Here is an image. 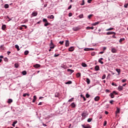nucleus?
I'll use <instances>...</instances> for the list:
<instances>
[{
	"label": "nucleus",
	"mask_w": 128,
	"mask_h": 128,
	"mask_svg": "<svg viewBox=\"0 0 128 128\" xmlns=\"http://www.w3.org/2000/svg\"><path fill=\"white\" fill-rule=\"evenodd\" d=\"M88 114L86 112H84L82 113V118H86V116H88Z\"/></svg>",
	"instance_id": "nucleus-1"
},
{
	"label": "nucleus",
	"mask_w": 128,
	"mask_h": 128,
	"mask_svg": "<svg viewBox=\"0 0 128 128\" xmlns=\"http://www.w3.org/2000/svg\"><path fill=\"white\" fill-rule=\"evenodd\" d=\"M106 34L108 36H110V34H116V32H106Z\"/></svg>",
	"instance_id": "nucleus-2"
},
{
	"label": "nucleus",
	"mask_w": 128,
	"mask_h": 128,
	"mask_svg": "<svg viewBox=\"0 0 128 128\" xmlns=\"http://www.w3.org/2000/svg\"><path fill=\"white\" fill-rule=\"evenodd\" d=\"M70 106H71V108H76V104L74 102H72Z\"/></svg>",
	"instance_id": "nucleus-3"
},
{
	"label": "nucleus",
	"mask_w": 128,
	"mask_h": 128,
	"mask_svg": "<svg viewBox=\"0 0 128 128\" xmlns=\"http://www.w3.org/2000/svg\"><path fill=\"white\" fill-rule=\"evenodd\" d=\"M73 30H74V32H78V30H80V27L77 26V27H74L72 28Z\"/></svg>",
	"instance_id": "nucleus-4"
},
{
	"label": "nucleus",
	"mask_w": 128,
	"mask_h": 128,
	"mask_svg": "<svg viewBox=\"0 0 128 128\" xmlns=\"http://www.w3.org/2000/svg\"><path fill=\"white\" fill-rule=\"evenodd\" d=\"M34 68H40V64H36L34 65Z\"/></svg>",
	"instance_id": "nucleus-5"
},
{
	"label": "nucleus",
	"mask_w": 128,
	"mask_h": 128,
	"mask_svg": "<svg viewBox=\"0 0 128 128\" xmlns=\"http://www.w3.org/2000/svg\"><path fill=\"white\" fill-rule=\"evenodd\" d=\"M68 50L69 52H74V46H71Z\"/></svg>",
	"instance_id": "nucleus-6"
},
{
	"label": "nucleus",
	"mask_w": 128,
	"mask_h": 128,
	"mask_svg": "<svg viewBox=\"0 0 128 128\" xmlns=\"http://www.w3.org/2000/svg\"><path fill=\"white\" fill-rule=\"evenodd\" d=\"M118 90H119V92H122V90H124V87H122V86H119L118 87Z\"/></svg>",
	"instance_id": "nucleus-7"
},
{
	"label": "nucleus",
	"mask_w": 128,
	"mask_h": 128,
	"mask_svg": "<svg viewBox=\"0 0 128 128\" xmlns=\"http://www.w3.org/2000/svg\"><path fill=\"white\" fill-rule=\"evenodd\" d=\"M111 52H112V54H116V48H112Z\"/></svg>",
	"instance_id": "nucleus-8"
},
{
	"label": "nucleus",
	"mask_w": 128,
	"mask_h": 128,
	"mask_svg": "<svg viewBox=\"0 0 128 128\" xmlns=\"http://www.w3.org/2000/svg\"><path fill=\"white\" fill-rule=\"evenodd\" d=\"M94 70L96 72H98V70H100V66H95Z\"/></svg>",
	"instance_id": "nucleus-9"
},
{
	"label": "nucleus",
	"mask_w": 128,
	"mask_h": 128,
	"mask_svg": "<svg viewBox=\"0 0 128 128\" xmlns=\"http://www.w3.org/2000/svg\"><path fill=\"white\" fill-rule=\"evenodd\" d=\"M86 82L88 84H90V80L88 78H86Z\"/></svg>",
	"instance_id": "nucleus-10"
},
{
	"label": "nucleus",
	"mask_w": 128,
	"mask_h": 128,
	"mask_svg": "<svg viewBox=\"0 0 128 128\" xmlns=\"http://www.w3.org/2000/svg\"><path fill=\"white\" fill-rule=\"evenodd\" d=\"M32 16H38V12H32Z\"/></svg>",
	"instance_id": "nucleus-11"
},
{
	"label": "nucleus",
	"mask_w": 128,
	"mask_h": 128,
	"mask_svg": "<svg viewBox=\"0 0 128 128\" xmlns=\"http://www.w3.org/2000/svg\"><path fill=\"white\" fill-rule=\"evenodd\" d=\"M54 16H53V15H50L48 16V18H50V20H52V18H54Z\"/></svg>",
	"instance_id": "nucleus-12"
},
{
	"label": "nucleus",
	"mask_w": 128,
	"mask_h": 128,
	"mask_svg": "<svg viewBox=\"0 0 128 128\" xmlns=\"http://www.w3.org/2000/svg\"><path fill=\"white\" fill-rule=\"evenodd\" d=\"M72 84V82L71 80L65 82V84Z\"/></svg>",
	"instance_id": "nucleus-13"
},
{
	"label": "nucleus",
	"mask_w": 128,
	"mask_h": 128,
	"mask_svg": "<svg viewBox=\"0 0 128 128\" xmlns=\"http://www.w3.org/2000/svg\"><path fill=\"white\" fill-rule=\"evenodd\" d=\"M67 72H70V74H72L74 72V70L71 69H68Z\"/></svg>",
	"instance_id": "nucleus-14"
},
{
	"label": "nucleus",
	"mask_w": 128,
	"mask_h": 128,
	"mask_svg": "<svg viewBox=\"0 0 128 128\" xmlns=\"http://www.w3.org/2000/svg\"><path fill=\"white\" fill-rule=\"evenodd\" d=\"M94 100L95 102H98V100H100V96H96V97H95Z\"/></svg>",
	"instance_id": "nucleus-15"
},
{
	"label": "nucleus",
	"mask_w": 128,
	"mask_h": 128,
	"mask_svg": "<svg viewBox=\"0 0 128 128\" xmlns=\"http://www.w3.org/2000/svg\"><path fill=\"white\" fill-rule=\"evenodd\" d=\"M70 46V42H68V40H66V46Z\"/></svg>",
	"instance_id": "nucleus-16"
},
{
	"label": "nucleus",
	"mask_w": 128,
	"mask_h": 128,
	"mask_svg": "<svg viewBox=\"0 0 128 128\" xmlns=\"http://www.w3.org/2000/svg\"><path fill=\"white\" fill-rule=\"evenodd\" d=\"M16 124H18V121L16 120V121L14 122L12 124V126H14V127L16 126Z\"/></svg>",
	"instance_id": "nucleus-17"
},
{
	"label": "nucleus",
	"mask_w": 128,
	"mask_h": 128,
	"mask_svg": "<svg viewBox=\"0 0 128 128\" xmlns=\"http://www.w3.org/2000/svg\"><path fill=\"white\" fill-rule=\"evenodd\" d=\"M116 108L117 110L116 111V114H120V110L118 108Z\"/></svg>",
	"instance_id": "nucleus-18"
},
{
	"label": "nucleus",
	"mask_w": 128,
	"mask_h": 128,
	"mask_svg": "<svg viewBox=\"0 0 128 128\" xmlns=\"http://www.w3.org/2000/svg\"><path fill=\"white\" fill-rule=\"evenodd\" d=\"M6 28V24H4L2 27V30H4Z\"/></svg>",
	"instance_id": "nucleus-19"
},
{
	"label": "nucleus",
	"mask_w": 128,
	"mask_h": 128,
	"mask_svg": "<svg viewBox=\"0 0 128 128\" xmlns=\"http://www.w3.org/2000/svg\"><path fill=\"white\" fill-rule=\"evenodd\" d=\"M36 100V96H34V99L32 100V102H35Z\"/></svg>",
	"instance_id": "nucleus-20"
},
{
	"label": "nucleus",
	"mask_w": 128,
	"mask_h": 128,
	"mask_svg": "<svg viewBox=\"0 0 128 128\" xmlns=\"http://www.w3.org/2000/svg\"><path fill=\"white\" fill-rule=\"evenodd\" d=\"M82 66H83V68H86V66H88L86 64V63H84V62H82Z\"/></svg>",
	"instance_id": "nucleus-21"
},
{
	"label": "nucleus",
	"mask_w": 128,
	"mask_h": 128,
	"mask_svg": "<svg viewBox=\"0 0 128 128\" xmlns=\"http://www.w3.org/2000/svg\"><path fill=\"white\" fill-rule=\"evenodd\" d=\"M116 72L118 73V74L120 75V68H116Z\"/></svg>",
	"instance_id": "nucleus-22"
},
{
	"label": "nucleus",
	"mask_w": 128,
	"mask_h": 128,
	"mask_svg": "<svg viewBox=\"0 0 128 128\" xmlns=\"http://www.w3.org/2000/svg\"><path fill=\"white\" fill-rule=\"evenodd\" d=\"M15 48H16L17 49V50H20V46H18V44H16L15 45Z\"/></svg>",
	"instance_id": "nucleus-23"
},
{
	"label": "nucleus",
	"mask_w": 128,
	"mask_h": 128,
	"mask_svg": "<svg viewBox=\"0 0 128 128\" xmlns=\"http://www.w3.org/2000/svg\"><path fill=\"white\" fill-rule=\"evenodd\" d=\"M100 22H97L92 24V26H96L97 24H98Z\"/></svg>",
	"instance_id": "nucleus-24"
},
{
	"label": "nucleus",
	"mask_w": 128,
	"mask_h": 128,
	"mask_svg": "<svg viewBox=\"0 0 128 128\" xmlns=\"http://www.w3.org/2000/svg\"><path fill=\"white\" fill-rule=\"evenodd\" d=\"M10 6L8 5V4H5L4 6V8H8Z\"/></svg>",
	"instance_id": "nucleus-25"
},
{
	"label": "nucleus",
	"mask_w": 128,
	"mask_h": 128,
	"mask_svg": "<svg viewBox=\"0 0 128 128\" xmlns=\"http://www.w3.org/2000/svg\"><path fill=\"white\" fill-rule=\"evenodd\" d=\"M80 76H81V74L80 72H78L76 74V78H80Z\"/></svg>",
	"instance_id": "nucleus-26"
},
{
	"label": "nucleus",
	"mask_w": 128,
	"mask_h": 128,
	"mask_svg": "<svg viewBox=\"0 0 128 128\" xmlns=\"http://www.w3.org/2000/svg\"><path fill=\"white\" fill-rule=\"evenodd\" d=\"M110 96L112 98H114V95L112 93H110Z\"/></svg>",
	"instance_id": "nucleus-27"
},
{
	"label": "nucleus",
	"mask_w": 128,
	"mask_h": 128,
	"mask_svg": "<svg viewBox=\"0 0 128 128\" xmlns=\"http://www.w3.org/2000/svg\"><path fill=\"white\" fill-rule=\"evenodd\" d=\"M18 66H20V65H18V64L16 63L14 64V68H18Z\"/></svg>",
	"instance_id": "nucleus-28"
},
{
	"label": "nucleus",
	"mask_w": 128,
	"mask_h": 128,
	"mask_svg": "<svg viewBox=\"0 0 128 128\" xmlns=\"http://www.w3.org/2000/svg\"><path fill=\"white\" fill-rule=\"evenodd\" d=\"M86 30H88V29L94 30V26H92V27L88 26V27H86Z\"/></svg>",
	"instance_id": "nucleus-29"
},
{
	"label": "nucleus",
	"mask_w": 128,
	"mask_h": 128,
	"mask_svg": "<svg viewBox=\"0 0 128 128\" xmlns=\"http://www.w3.org/2000/svg\"><path fill=\"white\" fill-rule=\"evenodd\" d=\"M124 38H120L119 40V42H124Z\"/></svg>",
	"instance_id": "nucleus-30"
},
{
	"label": "nucleus",
	"mask_w": 128,
	"mask_h": 128,
	"mask_svg": "<svg viewBox=\"0 0 128 128\" xmlns=\"http://www.w3.org/2000/svg\"><path fill=\"white\" fill-rule=\"evenodd\" d=\"M12 99H8V104H12Z\"/></svg>",
	"instance_id": "nucleus-31"
},
{
	"label": "nucleus",
	"mask_w": 128,
	"mask_h": 128,
	"mask_svg": "<svg viewBox=\"0 0 128 128\" xmlns=\"http://www.w3.org/2000/svg\"><path fill=\"white\" fill-rule=\"evenodd\" d=\"M22 74H23V76H26V71L24 70L22 72Z\"/></svg>",
	"instance_id": "nucleus-32"
},
{
	"label": "nucleus",
	"mask_w": 128,
	"mask_h": 128,
	"mask_svg": "<svg viewBox=\"0 0 128 128\" xmlns=\"http://www.w3.org/2000/svg\"><path fill=\"white\" fill-rule=\"evenodd\" d=\"M26 96H30V94L25 93V94H23V96H24V97Z\"/></svg>",
	"instance_id": "nucleus-33"
},
{
	"label": "nucleus",
	"mask_w": 128,
	"mask_h": 128,
	"mask_svg": "<svg viewBox=\"0 0 128 128\" xmlns=\"http://www.w3.org/2000/svg\"><path fill=\"white\" fill-rule=\"evenodd\" d=\"M78 17L80 18H84V14H80V15H79Z\"/></svg>",
	"instance_id": "nucleus-34"
},
{
	"label": "nucleus",
	"mask_w": 128,
	"mask_h": 128,
	"mask_svg": "<svg viewBox=\"0 0 128 128\" xmlns=\"http://www.w3.org/2000/svg\"><path fill=\"white\" fill-rule=\"evenodd\" d=\"M98 62H100V64H104V62L102 61V60L98 59Z\"/></svg>",
	"instance_id": "nucleus-35"
},
{
	"label": "nucleus",
	"mask_w": 128,
	"mask_h": 128,
	"mask_svg": "<svg viewBox=\"0 0 128 128\" xmlns=\"http://www.w3.org/2000/svg\"><path fill=\"white\" fill-rule=\"evenodd\" d=\"M86 96L87 98H90V95L88 94H86Z\"/></svg>",
	"instance_id": "nucleus-36"
},
{
	"label": "nucleus",
	"mask_w": 128,
	"mask_h": 128,
	"mask_svg": "<svg viewBox=\"0 0 128 128\" xmlns=\"http://www.w3.org/2000/svg\"><path fill=\"white\" fill-rule=\"evenodd\" d=\"M50 24V23L48 22H46V24H44V26H48Z\"/></svg>",
	"instance_id": "nucleus-37"
},
{
	"label": "nucleus",
	"mask_w": 128,
	"mask_h": 128,
	"mask_svg": "<svg viewBox=\"0 0 128 128\" xmlns=\"http://www.w3.org/2000/svg\"><path fill=\"white\" fill-rule=\"evenodd\" d=\"M112 86H118V84H114V82H112Z\"/></svg>",
	"instance_id": "nucleus-38"
},
{
	"label": "nucleus",
	"mask_w": 128,
	"mask_h": 128,
	"mask_svg": "<svg viewBox=\"0 0 128 128\" xmlns=\"http://www.w3.org/2000/svg\"><path fill=\"white\" fill-rule=\"evenodd\" d=\"M84 50L85 52H88V50H90V48H84Z\"/></svg>",
	"instance_id": "nucleus-39"
},
{
	"label": "nucleus",
	"mask_w": 128,
	"mask_h": 128,
	"mask_svg": "<svg viewBox=\"0 0 128 128\" xmlns=\"http://www.w3.org/2000/svg\"><path fill=\"white\" fill-rule=\"evenodd\" d=\"M74 98H72L70 99V100H68V102H72V100H74Z\"/></svg>",
	"instance_id": "nucleus-40"
},
{
	"label": "nucleus",
	"mask_w": 128,
	"mask_h": 128,
	"mask_svg": "<svg viewBox=\"0 0 128 128\" xmlns=\"http://www.w3.org/2000/svg\"><path fill=\"white\" fill-rule=\"evenodd\" d=\"M114 30V28H110L107 29L106 30L108 32V30Z\"/></svg>",
	"instance_id": "nucleus-41"
},
{
	"label": "nucleus",
	"mask_w": 128,
	"mask_h": 128,
	"mask_svg": "<svg viewBox=\"0 0 128 128\" xmlns=\"http://www.w3.org/2000/svg\"><path fill=\"white\" fill-rule=\"evenodd\" d=\"M24 54L25 56H26V54H28V50L25 51Z\"/></svg>",
	"instance_id": "nucleus-42"
},
{
	"label": "nucleus",
	"mask_w": 128,
	"mask_h": 128,
	"mask_svg": "<svg viewBox=\"0 0 128 128\" xmlns=\"http://www.w3.org/2000/svg\"><path fill=\"white\" fill-rule=\"evenodd\" d=\"M60 56V54H54V58H56L57 56Z\"/></svg>",
	"instance_id": "nucleus-43"
},
{
	"label": "nucleus",
	"mask_w": 128,
	"mask_h": 128,
	"mask_svg": "<svg viewBox=\"0 0 128 128\" xmlns=\"http://www.w3.org/2000/svg\"><path fill=\"white\" fill-rule=\"evenodd\" d=\"M43 22H48V20L46 18H43Z\"/></svg>",
	"instance_id": "nucleus-44"
},
{
	"label": "nucleus",
	"mask_w": 128,
	"mask_h": 128,
	"mask_svg": "<svg viewBox=\"0 0 128 128\" xmlns=\"http://www.w3.org/2000/svg\"><path fill=\"white\" fill-rule=\"evenodd\" d=\"M82 126L84 128H90V126H86L84 125H82Z\"/></svg>",
	"instance_id": "nucleus-45"
},
{
	"label": "nucleus",
	"mask_w": 128,
	"mask_h": 128,
	"mask_svg": "<svg viewBox=\"0 0 128 128\" xmlns=\"http://www.w3.org/2000/svg\"><path fill=\"white\" fill-rule=\"evenodd\" d=\"M104 78H106V74H104L102 76V80H104Z\"/></svg>",
	"instance_id": "nucleus-46"
},
{
	"label": "nucleus",
	"mask_w": 128,
	"mask_h": 128,
	"mask_svg": "<svg viewBox=\"0 0 128 128\" xmlns=\"http://www.w3.org/2000/svg\"><path fill=\"white\" fill-rule=\"evenodd\" d=\"M21 26L24 28H27L28 26L26 25H22Z\"/></svg>",
	"instance_id": "nucleus-47"
},
{
	"label": "nucleus",
	"mask_w": 128,
	"mask_h": 128,
	"mask_svg": "<svg viewBox=\"0 0 128 128\" xmlns=\"http://www.w3.org/2000/svg\"><path fill=\"white\" fill-rule=\"evenodd\" d=\"M7 18H8L9 20H8V22H10L12 20V18H9L8 16H6Z\"/></svg>",
	"instance_id": "nucleus-48"
},
{
	"label": "nucleus",
	"mask_w": 128,
	"mask_h": 128,
	"mask_svg": "<svg viewBox=\"0 0 128 128\" xmlns=\"http://www.w3.org/2000/svg\"><path fill=\"white\" fill-rule=\"evenodd\" d=\"M126 82V79H123L122 80V82Z\"/></svg>",
	"instance_id": "nucleus-49"
},
{
	"label": "nucleus",
	"mask_w": 128,
	"mask_h": 128,
	"mask_svg": "<svg viewBox=\"0 0 128 128\" xmlns=\"http://www.w3.org/2000/svg\"><path fill=\"white\" fill-rule=\"evenodd\" d=\"M80 4H81V6H84V0H82V3Z\"/></svg>",
	"instance_id": "nucleus-50"
},
{
	"label": "nucleus",
	"mask_w": 128,
	"mask_h": 128,
	"mask_svg": "<svg viewBox=\"0 0 128 128\" xmlns=\"http://www.w3.org/2000/svg\"><path fill=\"white\" fill-rule=\"evenodd\" d=\"M114 100H111L110 101V104H114Z\"/></svg>",
	"instance_id": "nucleus-51"
},
{
	"label": "nucleus",
	"mask_w": 128,
	"mask_h": 128,
	"mask_svg": "<svg viewBox=\"0 0 128 128\" xmlns=\"http://www.w3.org/2000/svg\"><path fill=\"white\" fill-rule=\"evenodd\" d=\"M8 59L7 58H4V62H8Z\"/></svg>",
	"instance_id": "nucleus-52"
},
{
	"label": "nucleus",
	"mask_w": 128,
	"mask_h": 128,
	"mask_svg": "<svg viewBox=\"0 0 128 128\" xmlns=\"http://www.w3.org/2000/svg\"><path fill=\"white\" fill-rule=\"evenodd\" d=\"M124 8H128V5L126 4H124Z\"/></svg>",
	"instance_id": "nucleus-53"
},
{
	"label": "nucleus",
	"mask_w": 128,
	"mask_h": 128,
	"mask_svg": "<svg viewBox=\"0 0 128 128\" xmlns=\"http://www.w3.org/2000/svg\"><path fill=\"white\" fill-rule=\"evenodd\" d=\"M88 122H92V118H88Z\"/></svg>",
	"instance_id": "nucleus-54"
},
{
	"label": "nucleus",
	"mask_w": 128,
	"mask_h": 128,
	"mask_svg": "<svg viewBox=\"0 0 128 128\" xmlns=\"http://www.w3.org/2000/svg\"><path fill=\"white\" fill-rule=\"evenodd\" d=\"M92 14H90L88 16V18L90 19V18H92Z\"/></svg>",
	"instance_id": "nucleus-55"
},
{
	"label": "nucleus",
	"mask_w": 128,
	"mask_h": 128,
	"mask_svg": "<svg viewBox=\"0 0 128 128\" xmlns=\"http://www.w3.org/2000/svg\"><path fill=\"white\" fill-rule=\"evenodd\" d=\"M104 126H106V121L105 120L104 122Z\"/></svg>",
	"instance_id": "nucleus-56"
},
{
	"label": "nucleus",
	"mask_w": 128,
	"mask_h": 128,
	"mask_svg": "<svg viewBox=\"0 0 128 128\" xmlns=\"http://www.w3.org/2000/svg\"><path fill=\"white\" fill-rule=\"evenodd\" d=\"M50 48H54V45L51 46Z\"/></svg>",
	"instance_id": "nucleus-57"
},
{
	"label": "nucleus",
	"mask_w": 128,
	"mask_h": 128,
	"mask_svg": "<svg viewBox=\"0 0 128 128\" xmlns=\"http://www.w3.org/2000/svg\"><path fill=\"white\" fill-rule=\"evenodd\" d=\"M59 44H64V41H60L59 42Z\"/></svg>",
	"instance_id": "nucleus-58"
},
{
	"label": "nucleus",
	"mask_w": 128,
	"mask_h": 128,
	"mask_svg": "<svg viewBox=\"0 0 128 128\" xmlns=\"http://www.w3.org/2000/svg\"><path fill=\"white\" fill-rule=\"evenodd\" d=\"M106 92H110V91L109 90L106 89Z\"/></svg>",
	"instance_id": "nucleus-59"
},
{
	"label": "nucleus",
	"mask_w": 128,
	"mask_h": 128,
	"mask_svg": "<svg viewBox=\"0 0 128 128\" xmlns=\"http://www.w3.org/2000/svg\"><path fill=\"white\" fill-rule=\"evenodd\" d=\"M72 16V12H70L68 14V16Z\"/></svg>",
	"instance_id": "nucleus-60"
},
{
	"label": "nucleus",
	"mask_w": 128,
	"mask_h": 128,
	"mask_svg": "<svg viewBox=\"0 0 128 128\" xmlns=\"http://www.w3.org/2000/svg\"><path fill=\"white\" fill-rule=\"evenodd\" d=\"M92 0H88V4H90V2H92Z\"/></svg>",
	"instance_id": "nucleus-61"
},
{
	"label": "nucleus",
	"mask_w": 128,
	"mask_h": 128,
	"mask_svg": "<svg viewBox=\"0 0 128 128\" xmlns=\"http://www.w3.org/2000/svg\"><path fill=\"white\" fill-rule=\"evenodd\" d=\"M112 94H118V93H116V91H113Z\"/></svg>",
	"instance_id": "nucleus-62"
},
{
	"label": "nucleus",
	"mask_w": 128,
	"mask_h": 128,
	"mask_svg": "<svg viewBox=\"0 0 128 128\" xmlns=\"http://www.w3.org/2000/svg\"><path fill=\"white\" fill-rule=\"evenodd\" d=\"M72 8V5H70L69 7L68 8V10H70Z\"/></svg>",
	"instance_id": "nucleus-63"
},
{
	"label": "nucleus",
	"mask_w": 128,
	"mask_h": 128,
	"mask_svg": "<svg viewBox=\"0 0 128 128\" xmlns=\"http://www.w3.org/2000/svg\"><path fill=\"white\" fill-rule=\"evenodd\" d=\"M105 114H108V112L105 111Z\"/></svg>",
	"instance_id": "nucleus-64"
}]
</instances>
